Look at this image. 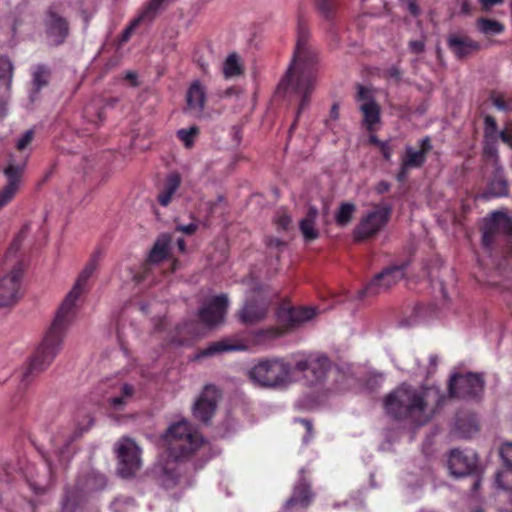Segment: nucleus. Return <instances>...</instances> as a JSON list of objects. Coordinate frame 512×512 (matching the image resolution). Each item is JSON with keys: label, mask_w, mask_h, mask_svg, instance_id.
Masks as SVG:
<instances>
[{"label": "nucleus", "mask_w": 512, "mask_h": 512, "mask_svg": "<svg viewBox=\"0 0 512 512\" xmlns=\"http://www.w3.org/2000/svg\"><path fill=\"white\" fill-rule=\"evenodd\" d=\"M96 268L97 260L93 257L78 275L74 286L62 301L42 341L23 366L20 375L21 386L30 385L36 377L49 368L61 351L66 331L76 315V302L84 293L87 281Z\"/></svg>", "instance_id": "obj_1"}, {"label": "nucleus", "mask_w": 512, "mask_h": 512, "mask_svg": "<svg viewBox=\"0 0 512 512\" xmlns=\"http://www.w3.org/2000/svg\"><path fill=\"white\" fill-rule=\"evenodd\" d=\"M308 38V27L304 20L299 18L293 58L278 85V91L300 98L298 114L308 106L319 72L318 54L310 49Z\"/></svg>", "instance_id": "obj_2"}, {"label": "nucleus", "mask_w": 512, "mask_h": 512, "mask_svg": "<svg viewBox=\"0 0 512 512\" xmlns=\"http://www.w3.org/2000/svg\"><path fill=\"white\" fill-rule=\"evenodd\" d=\"M444 398L437 386L402 384L385 397L384 408L394 419L422 426L432 419L443 405Z\"/></svg>", "instance_id": "obj_3"}, {"label": "nucleus", "mask_w": 512, "mask_h": 512, "mask_svg": "<svg viewBox=\"0 0 512 512\" xmlns=\"http://www.w3.org/2000/svg\"><path fill=\"white\" fill-rule=\"evenodd\" d=\"M294 372L302 375L306 385L316 386L320 382V354L300 355L294 365L280 357L260 359L250 368L248 377L262 388L282 389L293 382Z\"/></svg>", "instance_id": "obj_4"}, {"label": "nucleus", "mask_w": 512, "mask_h": 512, "mask_svg": "<svg viewBox=\"0 0 512 512\" xmlns=\"http://www.w3.org/2000/svg\"><path fill=\"white\" fill-rule=\"evenodd\" d=\"M26 229L25 226L15 237L2 263V270H9V272L0 277V308L11 307L22 297L21 281L25 264L23 259L18 256V252L25 237Z\"/></svg>", "instance_id": "obj_5"}, {"label": "nucleus", "mask_w": 512, "mask_h": 512, "mask_svg": "<svg viewBox=\"0 0 512 512\" xmlns=\"http://www.w3.org/2000/svg\"><path fill=\"white\" fill-rule=\"evenodd\" d=\"M169 456L175 461H182L192 456L203 444L202 435L187 421L171 424L164 435Z\"/></svg>", "instance_id": "obj_6"}, {"label": "nucleus", "mask_w": 512, "mask_h": 512, "mask_svg": "<svg viewBox=\"0 0 512 512\" xmlns=\"http://www.w3.org/2000/svg\"><path fill=\"white\" fill-rule=\"evenodd\" d=\"M74 428H63L51 439L56 454L66 459L69 458L71 445L87 432L94 424V417L89 411L79 409L75 414Z\"/></svg>", "instance_id": "obj_7"}, {"label": "nucleus", "mask_w": 512, "mask_h": 512, "mask_svg": "<svg viewBox=\"0 0 512 512\" xmlns=\"http://www.w3.org/2000/svg\"><path fill=\"white\" fill-rule=\"evenodd\" d=\"M315 315L314 309L307 307H293L286 304L277 310L278 327H271L267 333L271 338H277L283 334L298 328L302 323L309 321Z\"/></svg>", "instance_id": "obj_8"}, {"label": "nucleus", "mask_w": 512, "mask_h": 512, "mask_svg": "<svg viewBox=\"0 0 512 512\" xmlns=\"http://www.w3.org/2000/svg\"><path fill=\"white\" fill-rule=\"evenodd\" d=\"M391 215V208L387 204H380L368 211L361 218L353 231L357 241L365 240L376 235L387 224Z\"/></svg>", "instance_id": "obj_9"}, {"label": "nucleus", "mask_w": 512, "mask_h": 512, "mask_svg": "<svg viewBox=\"0 0 512 512\" xmlns=\"http://www.w3.org/2000/svg\"><path fill=\"white\" fill-rule=\"evenodd\" d=\"M484 390V380L481 374L466 373L453 374L449 382V394L451 397L461 399H474L480 396Z\"/></svg>", "instance_id": "obj_10"}, {"label": "nucleus", "mask_w": 512, "mask_h": 512, "mask_svg": "<svg viewBox=\"0 0 512 512\" xmlns=\"http://www.w3.org/2000/svg\"><path fill=\"white\" fill-rule=\"evenodd\" d=\"M270 300L260 290L247 296L243 307L237 312L238 320L245 325H253L263 321L269 311Z\"/></svg>", "instance_id": "obj_11"}, {"label": "nucleus", "mask_w": 512, "mask_h": 512, "mask_svg": "<svg viewBox=\"0 0 512 512\" xmlns=\"http://www.w3.org/2000/svg\"><path fill=\"white\" fill-rule=\"evenodd\" d=\"M404 277V269L401 266H392L377 274L362 290L358 292V298L374 297L388 291Z\"/></svg>", "instance_id": "obj_12"}, {"label": "nucleus", "mask_w": 512, "mask_h": 512, "mask_svg": "<svg viewBox=\"0 0 512 512\" xmlns=\"http://www.w3.org/2000/svg\"><path fill=\"white\" fill-rule=\"evenodd\" d=\"M118 474L122 478H131L140 469V451L136 443L131 439H123L119 442L118 449Z\"/></svg>", "instance_id": "obj_13"}, {"label": "nucleus", "mask_w": 512, "mask_h": 512, "mask_svg": "<svg viewBox=\"0 0 512 512\" xmlns=\"http://www.w3.org/2000/svg\"><path fill=\"white\" fill-rule=\"evenodd\" d=\"M47 37L54 45H61L69 35V22L62 15L58 5H50L43 21Z\"/></svg>", "instance_id": "obj_14"}, {"label": "nucleus", "mask_w": 512, "mask_h": 512, "mask_svg": "<svg viewBox=\"0 0 512 512\" xmlns=\"http://www.w3.org/2000/svg\"><path fill=\"white\" fill-rule=\"evenodd\" d=\"M356 101L363 116V125L369 132L375 131L380 123V106L375 101L372 90L358 85Z\"/></svg>", "instance_id": "obj_15"}, {"label": "nucleus", "mask_w": 512, "mask_h": 512, "mask_svg": "<svg viewBox=\"0 0 512 512\" xmlns=\"http://www.w3.org/2000/svg\"><path fill=\"white\" fill-rule=\"evenodd\" d=\"M25 166L26 161L16 164L10 159L4 168L3 173L7 179V183L0 189V210L7 206L18 193Z\"/></svg>", "instance_id": "obj_16"}, {"label": "nucleus", "mask_w": 512, "mask_h": 512, "mask_svg": "<svg viewBox=\"0 0 512 512\" xmlns=\"http://www.w3.org/2000/svg\"><path fill=\"white\" fill-rule=\"evenodd\" d=\"M228 306L229 300L227 295L220 294L214 296L199 309L198 319L207 327L217 326L224 321Z\"/></svg>", "instance_id": "obj_17"}, {"label": "nucleus", "mask_w": 512, "mask_h": 512, "mask_svg": "<svg viewBox=\"0 0 512 512\" xmlns=\"http://www.w3.org/2000/svg\"><path fill=\"white\" fill-rule=\"evenodd\" d=\"M220 391L214 385H206L193 406L194 417L207 424L215 414Z\"/></svg>", "instance_id": "obj_18"}, {"label": "nucleus", "mask_w": 512, "mask_h": 512, "mask_svg": "<svg viewBox=\"0 0 512 512\" xmlns=\"http://www.w3.org/2000/svg\"><path fill=\"white\" fill-rule=\"evenodd\" d=\"M477 455L473 451H460L454 449L448 458V468L456 477L467 476L473 473L477 467Z\"/></svg>", "instance_id": "obj_19"}, {"label": "nucleus", "mask_w": 512, "mask_h": 512, "mask_svg": "<svg viewBox=\"0 0 512 512\" xmlns=\"http://www.w3.org/2000/svg\"><path fill=\"white\" fill-rule=\"evenodd\" d=\"M322 384H328L327 390H341L350 381V377L338 366L332 365L322 356Z\"/></svg>", "instance_id": "obj_20"}, {"label": "nucleus", "mask_w": 512, "mask_h": 512, "mask_svg": "<svg viewBox=\"0 0 512 512\" xmlns=\"http://www.w3.org/2000/svg\"><path fill=\"white\" fill-rule=\"evenodd\" d=\"M75 485L86 496L102 491L107 486V478L104 474L95 470H89L78 476Z\"/></svg>", "instance_id": "obj_21"}, {"label": "nucleus", "mask_w": 512, "mask_h": 512, "mask_svg": "<svg viewBox=\"0 0 512 512\" xmlns=\"http://www.w3.org/2000/svg\"><path fill=\"white\" fill-rule=\"evenodd\" d=\"M431 142L429 137L420 140V148L418 150L411 146L405 149V155L401 159L404 168H419L426 161V155L431 150Z\"/></svg>", "instance_id": "obj_22"}, {"label": "nucleus", "mask_w": 512, "mask_h": 512, "mask_svg": "<svg viewBox=\"0 0 512 512\" xmlns=\"http://www.w3.org/2000/svg\"><path fill=\"white\" fill-rule=\"evenodd\" d=\"M447 45L458 59H462L480 49L478 42L458 34L449 35Z\"/></svg>", "instance_id": "obj_23"}, {"label": "nucleus", "mask_w": 512, "mask_h": 512, "mask_svg": "<svg viewBox=\"0 0 512 512\" xmlns=\"http://www.w3.org/2000/svg\"><path fill=\"white\" fill-rule=\"evenodd\" d=\"M32 81L29 99L32 103L39 99L41 90L48 86L51 79V70L44 64L35 65L31 71Z\"/></svg>", "instance_id": "obj_24"}, {"label": "nucleus", "mask_w": 512, "mask_h": 512, "mask_svg": "<svg viewBox=\"0 0 512 512\" xmlns=\"http://www.w3.org/2000/svg\"><path fill=\"white\" fill-rule=\"evenodd\" d=\"M181 183L182 177L180 173L177 171L170 172L163 180L162 186L159 190L157 196L158 203L163 207H167L172 202V199Z\"/></svg>", "instance_id": "obj_25"}, {"label": "nucleus", "mask_w": 512, "mask_h": 512, "mask_svg": "<svg viewBox=\"0 0 512 512\" xmlns=\"http://www.w3.org/2000/svg\"><path fill=\"white\" fill-rule=\"evenodd\" d=\"M187 106L190 111L196 115H200L205 106L206 92L205 88L199 81H194L186 94Z\"/></svg>", "instance_id": "obj_26"}, {"label": "nucleus", "mask_w": 512, "mask_h": 512, "mask_svg": "<svg viewBox=\"0 0 512 512\" xmlns=\"http://www.w3.org/2000/svg\"><path fill=\"white\" fill-rule=\"evenodd\" d=\"M87 497L75 484L68 486L61 500V512H77L83 506Z\"/></svg>", "instance_id": "obj_27"}, {"label": "nucleus", "mask_w": 512, "mask_h": 512, "mask_svg": "<svg viewBox=\"0 0 512 512\" xmlns=\"http://www.w3.org/2000/svg\"><path fill=\"white\" fill-rule=\"evenodd\" d=\"M247 345L235 338H224L216 342H212L205 349L202 350V356H212L217 353L230 352V351H244Z\"/></svg>", "instance_id": "obj_28"}, {"label": "nucleus", "mask_w": 512, "mask_h": 512, "mask_svg": "<svg viewBox=\"0 0 512 512\" xmlns=\"http://www.w3.org/2000/svg\"><path fill=\"white\" fill-rule=\"evenodd\" d=\"M508 194V183L503 175L501 166L494 167V176L491 179L488 191L483 195L485 198L489 196L502 197Z\"/></svg>", "instance_id": "obj_29"}, {"label": "nucleus", "mask_w": 512, "mask_h": 512, "mask_svg": "<svg viewBox=\"0 0 512 512\" xmlns=\"http://www.w3.org/2000/svg\"><path fill=\"white\" fill-rule=\"evenodd\" d=\"M135 389L130 384H123L120 388L119 395L110 397L108 399V406L115 412H121L125 409L127 404L132 400Z\"/></svg>", "instance_id": "obj_30"}, {"label": "nucleus", "mask_w": 512, "mask_h": 512, "mask_svg": "<svg viewBox=\"0 0 512 512\" xmlns=\"http://www.w3.org/2000/svg\"><path fill=\"white\" fill-rule=\"evenodd\" d=\"M45 473L42 476L37 475L36 478H28L27 482L31 490L38 495L47 492L53 482V472L49 464L44 466Z\"/></svg>", "instance_id": "obj_31"}, {"label": "nucleus", "mask_w": 512, "mask_h": 512, "mask_svg": "<svg viewBox=\"0 0 512 512\" xmlns=\"http://www.w3.org/2000/svg\"><path fill=\"white\" fill-rule=\"evenodd\" d=\"M311 501V492L307 485L300 484L295 487L292 496L286 503L287 509L306 508Z\"/></svg>", "instance_id": "obj_32"}, {"label": "nucleus", "mask_w": 512, "mask_h": 512, "mask_svg": "<svg viewBox=\"0 0 512 512\" xmlns=\"http://www.w3.org/2000/svg\"><path fill=\"white\" fill-rule=\"evenodd\" d=\"M406 358H407V360H412L414 362V365L411 366L405 362L404 365L399 368L403 369L411 374H415V375L429 376L436 370V367L438 364V356L437 355H430L429 367L426 370L422 368L418 358L414 357L413 355H408Z\"/></svg>", "instance_id": "obj_33"}, {"label": "nucleus", "mask_w": 512, "mask_h": 512, "mask_svg": "<svg viewBox=\"0 0 512 512\" xmlns=\"http://www.w3.org/2000/svg\"><path fill=\"white\" fill-rule=\"evenodd\" d=\"M170 238L166 235L159 237L148 256V262L151 264H158L165 260L169 254Z\"/></svg>", "instance_id": "obj_34"}, {"label": "nucleus", "mask_w": 512, "mask_h": 512, "mask_svg": "<svg viewBox=\"0 0 512 512\" xmlns=\"http://www.w3.org/2000/svg\"><path fill=\"white\" fill-rule=\"evenodd\" d=\"M317 213L315 207H310L306 216L299 223L300 231L306 241H311L318 237L317 230L314 228Z\"/></svg>", "instance_id": "obj_35"}, {"label": "nucleus", "mask_w": 512, "mask_h": 512, "mask_svg": "<svg viewBox=\"0 0 512 512\" xmlns=\"http://www.w3.org/2000/svg\"><path fill=\"white\" fill-rule=\"evenodd\" d=\"M155 14L152 13L146 6L142 8V10L139 12L138 16L134 18L131 23L124 29L121 35V41L127 42L131 35L133 34L134 30L144 22H151L155 18Z\"/></svg>", "instance_id": "obj_36"}, {"label": "nucleus", "mask_w": 512, "mask_h": 512, "mask_svg": "<svg viewBox=\"0 0 512 512\" xmlns=\"http://www.w3.org/2000/svg\"><path fill=\"white\" fill-rule=\"evenodd\" d=\"M501 222H506L504 213L495 211L491 215V219L483 230L482 243L485 247H490L493 242L494 231L498 229Z\"/></svg>", "instance_id": "obj_37"}, {"label": "nucleus", "mask_w": 512, "mask_h": 512, "mask_svg": "<svg viewBox=\"0 0 512 512\" xmlns=\"http://www.w3.org/2000/svg\"><path fill=\"white\" fill-rule=\"evenodd\" d=\"M223 74L225 78H233L243 73V66L236 53L230 54L223 63Z\"/></svg>", "instance_id": "obj_38"}, {"label": "nucleus", "mask_w": 512, "mask_h": 512, "mask_svg": "<svg viewBox=\"0 0 512 512\" xmlns=\"http://www.w3.org/2000/svg\"><path fill=\"white\" fill-rule=\"evenodd\" d=\"M497 143L498 138L484 137L483 154L486 161L490 162L493 167L500 166Z\"/></svg>", "instance_id": "obj_39"}, {"label": "nucleus", "mask_w": 512, "mask_h": 512, "mask_svg": "<svg viewBox=\"0 0 512 512\" xmlns=\"http://www.w3.org/2000/svg\"><path fill=\"white\" fill-rule=\"evenodd\" d=\"M356 207L353 203L345 202L335 212V221L339 226H346L352 220Z\"/></svg>", "instance_id": "obj_40"}, {"label": "nucleus", "mask_w": 512, "mask_h": 512, "mask_svg": "<svg viewBox=\"0 0 512 512\" xmlns=\"http://www.w3.org/2000/svg\"><path fill=\"white\" fill-rule=\"evenodd\" d=\"M477 27L485 35H498L504 31V26L500 22L486 18L478 19Z\"/></svg>", "instance_id": "obj_41"}, {"label": "nucleus", "mask_w": 512, "mask_h": 512, "mask_svg": "<svg viewBox=\"0 0 512 512\" xmlns=\"http://www.w3.org/2000/svg\"><path fill=\"white\" fill-rule=\"evenodd\" d=\"M455 430L460 437L469 438L478 430L477 422L474 417H470L466 422L459 418L455 422Z\"/></svg>", "instance_id": "obj_42"}, {"label": "nucleus", "mask_w": 512, "mask_h": 512, "mask_svg": "<svg viewBox=\"0 0 512 512\" xmlns=\"http://www.w3.org/2000/svg\"><path fill=\"white\" fill-rule=\"evenodd\" d=\"M13 77V66L6 57H0V84H3L7 90L10 89Z\"/></svg>", "instance_id": "obj_43"}, {"label": "nucleus", "mask_w": 512, "mask_h": 512, "mask_svg": "<svg viewBox=\"0 0 512 512\" xmlns=\"http://www.w3.org/2000/svg\"><path fill=\"white\" fill-rule=\"evenodd\" d=\"M496 484L503 490H512V468L503 467L496 473Z\"/></svg>", "instance_id": "obj_44"}, {"label": "nucleus", "mask_w": 512, "mask_h": 512, "mask_svg": "<svg viewBox=\"0 0 512 512\" xmlns=\"http://www.w3.org/2000/svg\"><path fill=\"white\" fill-rule=\"evenodd\" d=\"M199 129L192 126L188 129H180L177 131V137L184 143L185 147L190 148L194 143V138L198 135Z\"/></svg>", "instance_id": "obj_45"}, {"label": "nucleus", "mask_w": 512, "mask_h": 512, "mask_svg": "<svg viewBox=\"0 0 512 512\" xmlns=\"http://www.w3.org/2000/svg\"><path fill=\"white\" fill-rule=\"evenodd\" d=\"M484 137L498 138L497 123L492 116H486L484 119Z\"/></svg>", "instance_id": "obj_46"}, {"label": "nucleus", "mask_w": 512, "mask_h": 512, "mask_svg": "<svg viewBox=\"0 0 512 512\" xmlns=\"http://www.w3.org/2000/svg\"><path fill=\"white\" fill-rule=\"evenodd\" d=\"M179 479V473H177L174 469H169L165 467L163 469V484L166 488H171L175 486Z\"/></svg>", "instance_id": "obj_47"}, {"label": "nucleus", "mask_w": 512, "mask_h": 512, "mask_svg": "<svg viewBox=\"0 0 512 512\" xmlns=\"http://www.w3.org/2000/svg\"><path fill=\"white\" fill-rule=\"evenodd\" d=\"M500 456L505 468H512V443L504 444L500 448Z\"/></svg>", "instance_id": "obj_48"}, {"label": "nucleus", "mask_w": 512, "mask_h": 512, "mask_svg": "<svg viewBox=\"0 0 512 512\" xmlns=\"http://www.w3.org/2000/svg\"><path fill=\"white\" fill-rule=\"evenodd\" d=\"M34 138L33 130H27L17 141L16 148L19 151H23L32 142Z\"/></svg>", "instance_id": "obj_49"}, {"label": "nucleus", "mask_w": 512, "mask_h": 512, "mask_svg": "<svg viewBox=\"0 0 512 512\" xmlns=\"http://www.w3.org/2000/svg\"><path fill=\"white\" fill-rule=\"evenodd\" d=\"M292 223L291 217L285 212L279 214L276 219V224L279 229L287 231Z\"/></svg>", "instance_id": "obj_50"}, {"label": "nucleus", "mask_w": 512, "mask_h": 512, "mask_svg": "<svg viewBox=\"0 0 512 512\" xmlns=\"http://www.w3.org/2000/svg\"><path fill=\"white\" fill-rule=\"evenodd\" d=\"M491 101L498 110L507 111L510 109L509 105L504 101L503 97L499 94H492Z\"/></svg>", "instance_id": "obj_51"}, {"label": "nucleus", "mask_w": 512, "mask_h": 512, "mask_svg": "<svg viewBox=\"0 0 512 512\" xmlns=\"http://www.w3.org/2000/svg\"><path fill=\"white\" fill-rule=\"evenodd\" d=\"M296 423H299L306 431V434L304 435V441H307L308 438H310L312 436V430H313V425H312V422L308 419H303V418H300V419H297L296 420Z\"/></svg>", "instance_id": "obj_52"}, {"label": "nucleus", "mask_w": 512, "mask_h": 512, "mask_svg": "<svg viewBox=\"0 0 512 512\" xmlns=\"http://www.w3.org/2000/svg\"><path fill=\"white\" fill-rule=\"evenodd\" d=\"M408 45L410 51L414 54H421L425 50V42L423 40H412Z\"/></svg>", "instance_id": "obj_53"}, {"label": "nucleus", "mask_w": 512, "mask_h": 512, "mask_svg": "<svg viewBox=\"0 0 512 512\" xmlns=\"http://www.w3.org/2000/svg\"><path fill=\"white\" fill-rule=\"evenodd\" d=\"M165 1L166 0H149L145 6L148 8V10L157 15L159 9Z\"/></svg>", "instance_id": "obj_54"}, {"label": "nucleus", "mask_w": 512, "mask_h": 512, "mask_svg": "<svg viewBox=\"0 0 512 512\" xmlns=\"http://www.w3.org/2000/svg\"><path fill=\"white\" fill-rule=\"evenodd\" d=\"M501 140L503 143L512 147V133L508 130H502L498 133V140Z\"/></svg>", "instance_id": "obj_55"}, {"label": "nucleus", "mask_w": 512, "mask_h": 512, "mask_svg": "<svg viewBox=\"0 0 512 512\" xmlns=\"http://www.w3.org/2000/svg\"><path fill=\"white\" fill-rule=\"evenodd\" d=\"M334 3L332 0H322V17L332 12Z\"/></svg>", "instance_id": "obj_56"}, {"label": "nucleus", "mask_w": 512, "mask_h": 512, "mask_svg": "<svg viewBox=\"0 0 512 512\" xmlns=\"http://www.w3.org/2000/svg\"><path fill=\"white\" fill-rule=\"evenodd\" d=\"M198 226L194 223H190L187 225H182L179 227V230L182 231L184 234L192 235L196 232Z\"/></svg>", "instance_id": "obj_57"}, {"label": "nucleus", "mask_w": 512, "mask_h": 512, "mask_svg": "<svg viewBox=\"0 0 512 512\" xmlns=\"http://www.w3.org/2000/svg\"><path fill=\"white\" fill-rule=\"evenodd\" d=\"M407 9H408V11H409L413 16H417V15H419V13H420V9H419L418 5H417V4H416V2H415V1H413V0H409V1L407 2Z\"/></svg>", "instance_id": "obj_58"}, {"label": "nucleus", "mask_w": 512, "mask_h": 512, "mask_svg": "<svg viewBox=\"0 0 512 512\" xmlns=\"http://www.w3.org/2000/svg\"><path fill=\"white\" fill-rule=\"evenodd\" d=\"M375 189H376L377 193H379V194H383V193H385V192L389 191V189H390V184H389L388 182H386V181H381V182H379V183L376 185V188H375Z\"/></svg>", "instance_id": "obj_59"}, {"label": "nucleus", "mask_w": 512, "mask_h": 512, "mask_svg": "<svg viewBox=\"0 0 512 512\" xmlns=\"http://www.w3.org/2000/svg\"><path fill=\"white\" fill-rule=\"evenodd\" d=\"M484 9H490L494 5L500 4L502 0H479Z\"/></svg>", "instance_id": "obj_60"}, {"label": "nucleus", "mask_w": 512, "mask_h": 512, "mask_svg": "<svg viewBox=\"0 0 512 512\" xmlns=\"http://www.w3.org/2000/svg\"><path fill=\"white\" fill-rule=\"evenodd\" d=\"M125 78L131 82L132 86H137V74L135 72L128 71Z\"/></svg>", "instance_id": "obj_61"}, {"label": "nucleus", "mask_w": 512, "mask_h": 512, "mask_svg": "<svg viewBox=\"0 0 512 512\" xmlns=\"http://www.w3.org/2000/svg\"><path fill=\"white\" fill-rule=\"evenodd\" d=\"M409 169L410 168H404L403 164L401 163V169H400V172L397 175L398 181H404L405 180V178L407 176V171Z\"/></svg>", "instance_id": "obj_62"}, {"label": "nucleus", "mask_w": 512, "mask_h": 512, "mask_svg": "<svg viewBox=\"0 0 512 512\" xmlns=\"http://www.w3.org/2000/svg\"><path fill=\"white\" fill-rule=\"evenodd\" d=\"M238 93V89L236 87H230V88H227L223 94L221 95V97H230L234 94H237Z\"/></svg>", "instance_id": "obj_63"}, {"label": "nucleus", "mask_w": 512, "mask_h": 512, "mask_svg": "<svg viewBox=\"0 0 512 512\" xmlns=\"http://www.w3.org/2000/svg\"><path fill=\"white\" fill-rule=\"evenodd\" d=\"M6 103L0 100V120L3 119L6 115Z\"/></svg>", "instance_id": "obj_64"}]
</instances>
